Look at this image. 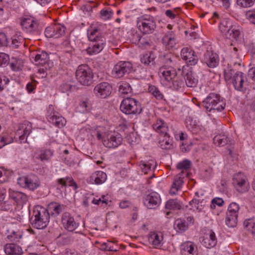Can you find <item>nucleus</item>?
I'll list each match as a JSON object with an SVG mask.
<instances>
[{"label":"nucleus","instance_id":"2f4dec72","mask_svg":"<svg viewBox=\"0 0 255 255\" xmlns=\"http://www.w3.org/2000/svg\"><path fill=\"white\" fill-rule=\"evenodd\" d=\"M155 56L154 54L152 52H149L148 53H146L141 58V62L142 63L144 64L145 65H147L151 67L154 66L155 62Z\"/></svg>","mask_w":255,"mask_h":255},{"label":"nucleus","instance_id":"f704fd0d","mask_svg":"<svg viewBox=\"0 0 255 255\" xmlns=\"http://www.w3.org/2000/svg\"><path fill=\"white\" fill-rule=\"evenodd\" d=\"M191 165V161L187 159H185L181 162H179L177 164L176 167L177 169L180 170V172H183V175L187 176V170H188L190 168Z\"/></svg>","mask_w":255,"mask_h":255},{"label":"nucleus","instance_id":"37998d69","mask_svg":"<svg viewBox=\"0 0 255 255\" xmlns=\"http://www.w3.org/2000/svg\"><path fill=\"white\" fill-rule=\"evenodd\" d=\"M181 205L178 201L176 200H169L165 205V208L169 210H179L181 209Z\"/></svg>","mask_w":255,"mask_h":255},{"label":"nucleus","instance_id":"a18cd8bd","mask_svg":"<svg viewBox=\"0 0 255 255\" xmlns=\"http://www.w3.org/2000/svg\"><path fill=\"white\" fill-rule=\"evenodd\" d=\"M48 56L45 52H42L40 54H37L35 57V61L37 62V65H44L47 61Z\"/></svg>","mask_w":255,"mask_h":255},{"label":"nucleus","instance_id":"f8f14e48","mask_svg":"<svg viewBox=\"0 0 255 255\" xmlns=\"http://www.w3.org/2000/svg\"><path fill=\"white\" fill-rule=\"evenodd\" d=\"M112 87L107 82H102L97 84L94 89L95 95L100 98H106L112 92Z\"/></svg>","mask_w":255,"mask_h":255},{"label":"nucleus","instance_id":"f03ea898","mask_svg":"<svg viewBox=\"0 0 255 255\" xmlns=\"http://www.w3.org/2000/svg\"><path fill=\"white\" fill-rule=\"evenodd\" d=\"M49 221V215L47 210L41 206H35L30 218L32 226L37 229H43L47 226Z\"/></svg>","mask_w":255,"mask_h":255},{"label":"nucleus","instance_id":"4d7b16f0","mask_svg":"<svg viewBox=\"0 0 255 255\" xmlns=\"http://www.w3.org/2000/svg\"><path fill=\"white\" fill-rule=\"evenodd\" d=\"M23 44V39L19 37H13L12 39L11 45L14 48H18Z\"/></svg>","mask_w":255,"mask_h":255},{"label":"nucleus","instance_id":"0eeeda50","mask_svg":"<svg viewBox=\"0 0 255 255\" xmlns=\"http://www.w3.org/2000/svg\"><path fill=\"white\" fill-rule=\"evenodd\" d=\"M120 109L123 113L127 115L139 114L142 111L139 102L130 97L125 98L122 101Z\"/></svg>","mask_w":255,"mask_h":255},{"label":"nucleus","instance_id":"69168bd1","mask_svg":"<svg viewBox=\"0 0 255 255\" xmlns=\"http://www.w3.org/2000/svg\"><path fill=\"white\" fill-rule=\"evenodd\" d=\"M1 138H2V140L4 142V146L7 144L12 142L13 140L12 137L8 134H4L3 136H1Z\"/></svg>","mask_w":255,"mask_h":255},{"label":"nucleus","instance_id":"603ef678","mask_svg":"<svg viewBox=\"0 0 255 255\" xmlns=\"http://www.w3.org/2000/svg\"><path fill=\"white\" fill-rule=\"evenodd\" d=\"M255 0H237V3L243 7H249L253 6Z\"/></svg>","mask_w":255,"mask_h":255},{"label":"nucleus","instance_id":"f257e3e1","mask_svg":"<svg viewBox=\"0 0 255 255\" xmlns=\"http://www.w3.org/2000/svg\"><path fill=\"white\" fill-rule=\"evenodd\" d=\"M160 77L168 83V86L173 90H178L184 86L182 77L177 75L176 70L171 66H163L159 72Z\"/></svg>","mask_w":255,"mask_h":255},{"label":"nucleus","instance_id":"0e129e2a","mask_svg":"<svg viewBox=\"0 0 255 255\" xmlns=\"http://www.w3.org/2000/svg\"><path fill=\"white\" fill-rule=\"evenodd\" d=\"M28 181V178L26 177H19L17 180L18 184L22 187L26 188V184Z\"/></svg>","mask_w":255,"mask_h":255},{"label":"nucleus","instance_id":"ea45409f","mask_svg":"<svg viewBox=\"0 0 255 255\" xmlns=\"http://www.w3.org/2000/svg\"><path fill=\"white\" fill-rule=\"evenodd\" d=\"M23 236L22 232L19 230L12 231L7 236V238L10 242H19Z\"/></svg>","mask_w":255,"mask_h":255},{"label":"nucleus","instance_id":"20e7f679","mask_svg":"<svg viewBox=\"0 0 255 255\" xmlns=\"http://www.w3.org/2000/svg\"><path fill=\"white\" fill-rule=\"evenodd\" d=\"M136 26L142 34H151L154 32L156 28V20L152 15L143 14L137 17Z\"/></svg>","mask_w":255,"mask_h":255},{"label":"nucleus","instance_id":"c85d7f7f","mask_svg":"<svg viewBox=\"0 0 255 255\" xmlns=\"http://www.w3.org/2000/svg\"><path fill=\"white\" fill-rule=\"evenodd\" d=\"M5 253L9 255H21L23 251L20 247L14 244H7L4 247Z\"/></svg>","mask_w":255,"mask_h":255},{"label":"nucleus","instance_id":"de8ad7c7","mask_svg":"<svg viewBox=\"0 0 255 255\" xmlns=\"http://www.w3.org/2000/svg\"><path fill=\"white\" fill-rule=\"evenodd\" d=\"M148 92L158 100H161L163 98V95L158 89L154 86L151 85L149 86Z\"/></svg>","mask_w":255,"mask_h":255},{"label":"nucleus","instance_id":"58836bf2","mask_svg":"<svg viewBox=\"0 0 255 255\" xmlns=\"http://www.w3.org/2000/svg\"><path fill=\"white\" fill-rule=\"evenodd\" d=\"M154 161L152 160L148 161L141 160L139 163V166L141 169L142 171L144 174L147 173L148 171L150 170L151 166L153 165Z\"/></svg>","mask_w":255,"mask_h":255},{"label":"nucleus","instance_id":"09e8293b","mask_svg":"<svg viewBox=\"0 0 255 255\" xmlns=\"http://www.w3.org/2000/svg\"><path fill=\"white\" fill-rule=\"evenodd\" d=\"M240 209V207L238 204L233 202L229 206L227 214L234 215L238 216V212Z\"/></svg>","mask_w":255,"mask_h":255},{"label":"nucleus","instance_id":"4c0bfd02","mask_svg":"<svg viewBox=\"0 0 255 255\" xmlns=\"http://www.w3.org/2000/svg\"><path fill=\"white\" fill-rule=\"evenodd\" d=\"M99 35L100 32L98 28H91L88 30V37L91 41L95 42L98 40V39H102Z\"/></svg>","mask_w":255,"mask_h":255},{"label":"nucleus","instance_id":"412c9836","mask_svg":"<svg viewBox=\"0 0 255 255\" xmlns=\"http://www.w3.org/2000/svg\"><path fill=\"white\" fill-rule=\"evenodd\" d=\"M185 176H186L183 175V172H179L175 176L172 187L169 191L171 195H175L177 192L180 190L183 183V179Z\"/></svg>","mask_w":255,"mask_h":255},{"label":"nucleus","instance_id":"b1692460","mask_svg":"<svg viewBox=\"0 0 255 255\" xmlns=\"http://www.w3.org/2000/svg\"><path fill=\"white\" fill-rule=\"evenodd\" d=\"M107 180V174L101 171H97L92 174L89 178V182L92 184H101Z\"/></svg>","mask_w":255,"mask_h":255},{"label":"nucleus","instance_id":"c9c22d12","mask_svg":"<svg viewBox=\"0 0 255 255\" xmlns=\"http://www.w3.org/2000/svg\"><path fill=\"white\" fill-rule=\"evenodd\" d=\"M160 147L164 149L170 148L171 145V139L170 138L168 133L167 135H162L159 139Z\"/></svg>","mask_w":255,"mask_h":255},{"label":"nucleus","instance_id":"79ce46f5","mask_svg":"<svg viewBox=\"0 0 255 255\" xmlns=\"http://www.w3.org/2000/svg\"><path fill=\"white\" fill-rule=\"evenodd\" d=\"M119 92L121 95L125 96L131 93V88L127 82H122L119 86Z\"/></svg>","mask_w":255,"mask_h":255},{"label":"nucleus","instance_id":"6e6d98bb","mask_svg":"<svg viewBox=\"0 0 255 255\" xmlns=\"http://www.w3.org/2000/svg\"><path fill=\"white\" fill-rule=\"evenodd\" d=\"M9 56L4 53H0V66L5 67L9 62Z\"/></svg>","mask_w":255,"mask_h":255},{"label":"nucleus","instance_id":"49530a36","mask_svg":"<svg viewBox=\"0 0 255 255\" xmlns=\"http://www.w3.org/2000/svg\"><path fill=\"white\" fill-rule=\"evenodd\" d=\"M174 228L178 231H185L188 228V226L184 220L180 219H177L174 222Z\"/></svg>","mask_w":255,"mask_h":255},{"label":"nucleus","instance_id":"e2e57ef3","mask_svg":"<svg viewBox=\"0 0 255 255\" xmlns=\"http://www.w3.org/2000/svg\"><path fill=\"white\" fill-rule=\"evenodd\" d=\"M247 18L252 24L255 25V10H249L246 13Z\"/></svg>","mask_w":255,"mask_h":255},{"label":"nucleus","instance_id":"774afa93","mask_svg":"<svg viewBox=\"0 0 255 255\" xmlns=\"http://www.w3.org/2000/svg\"><path fill=\"white\" fill-rule=\"evenodd\" d=\"M7 38L4 33H0V46H3L7 44Z\"/></svg>","mask_w":255,"mask_h":255},{"label":"nucleus","instance_id":"ddd939ff","mask_svg":"<svg viewBox=\"0 0 255 255\" xmlns=\"http://www.w3.org/2000/svg\"><path fill=\"white\" fill-rule=\"evenodd\" d=\"M182 58L190 65H195L198 61V56L195 52L190 48L184 47L181 51Z\"/></svg>","mask_w":255,"mask_h":255},{"label":"nucleus","instance_id":"39448f33","mask_svg":"<svg viewBox=\"0 0 255 255\" xmlns=\"http://www.w3.org/2000/svg\"><path fill=\"white\" fill-rule=\"evenodd\" d=\"M203 104L207 111L213 112L222 111L226 106L223 98L219 94L214 93H210L203 101Z\"/></svg>","mask_w":255,"mask_h":255},{"label":"nucleus","instance_id":"bb28decb","mask_svg":"<svg viewBox=\"0 0 255 255\" xmlns=\"http://www.w3.org/2000/svg\"><path fill=\"white\" fill-rule=\"evenodd\" d=\"M162 43L168 49L173 48L176 44L175 33L172 31L166 32L162 38Z\"/></svg>","mask_w":255,"mask_h":255},{"label":"nucleus","instance_id":"7c9ffc66","mask_svg":"<svg viewBox=\"0 0 255 255\" xmlns=\"http://www.w3.org/2000/svg\"><path fill=\"white\" fill-rule=\"evenodd\" d=\"M67 184L69 186L74 187L75 189L77 188L76 183L74 181L73 178L71 177H66V178H61L58 179L56 181V186L57 189H60L61 187H66Z\"/></svg>","mask_w":255,"mask_h":255},{"label":"nucleus","instance_id":"aec40b11","mask_svg":"<svg viewBox=\"0 0 255 255\" xmlns=\"http://www.w3.org/2000/svg\"><path fill=\"white\" fill-rule=\"evenodd\" d=\"M203 60L210 68L216 67L219 62L218 55L216 53L208 50L204 54Z\"/></svg>","mask_w":255,"mask_h":255},{"label":"nucleus","instance_id":"052dcab7","mask_svg":"<svg viewBox=\"0 0 255 255\" xmlns=\"http://www.w3.org/2000/svg\"><path fill=\"white\" fill-rule=\"evenodd\" d=\"M79 107L81 109L82 113L87 112L90 109V104L87 101H82L79 104Z\"/></svg>","mask_w":255,"mask_h":255},{"label":"nucleus","instance_id":"c756f323","mask_svg":"<svg viewBox=\"0 0 255 255\" xmlns=\"http://www.w3.org/2000/svg\"><path fill=\"white\" fill-rule=\"evenodd\" d=\"M153 129L158 132L160 136L167 135L168 128L166 124L162 120H158L152 126Z\"/></svg>","mask_w":255,"mask_h":255},{"label":"nucleus","instance_id":"f3484780","mask_svg":"<svg viewBox=\"0 0 255 255\" xmlns=\"http://www.w3.org/2000/svg\"><path fill=\"white\" fill-rule=\"evenodd\" d=\"M9 194L10 198L17 205L22 206L28 200V197L22 192L9 190Z\"/></svg>","mask_w":255,"mask_h":255},{"label":"nucleus","instance_id":"473e14b6","mask_svg":"<svg viewBox=\"0 0 255 255\" xmlns=\"http://www.w3.org/2000/svg\"><path fill=\"white\" fill-rule=\"evenodd\" d=\"M184 79L187 86L195 87L198 83V79L191 71L187 72L184 75Z\"/></svg>","mask_w":255,"mask_h":255},{"label":"nucleus","instance_id":"393cba45","mask_svg":"<svg viewBox=\"0 0 255 255\" xmlns=\"http://www.w3.org/2000/svg\"><path fill=\"white\" fill-rule=\"evenodd\" d=\"M163 237L160 233L151 232L149 235L148 241L154 248H158L162 245Z\"/></svg>","mask_w":255,"mask_h":255},{"label":"nucleus","instance_id":"423d86ee","mask_svg":"<svg viewBox=\"0 0 255 255\" xmlns=\"http://www.w3.org/2000/svg\"><path fill=\"white\" fill-rule=\"evenodd\" d=\"M76 78L81 85L90 86L94 83V73L86 64L79 65L76 71Z\"/></svg>","mask_w":255,"mask_h":255},{"label":"nucleus","instance_id":"680f3d73","mask_svg":"<svg viewBox=\"0 0 255 255\" xmlns=\"http://www.w3.org/2000/svg\"><path fill=\"white\" fill-rule=\"evenodd\" d=\"M138 39V44L140 46L146 47L150 45V42L148 40H145L144 38L140 37L139 34L136 35Z\"/></svg>","mask_w":255,"mask_h":255},{"label":"nucleus","instance_id":"bf43d9fd","mask_svg":"<svg viewBox=\"0 0 255 255\" xmlns=\"http://www.w3.org/2000/svg\"><path fill=\"white\" fill-rule=\"evenodd\" d=\"M223 203L224 201L222 199L219 198H215L212 200L210 205V207L211 209H215L216 205L219 207H221L223 205Z\"/></svg>","mask_w":255,"mask_h":255},{"label":"nucleus","instance_id":"338daca9","mask_svg":"<svg viewBox=\"0 0 255 255\" xmlns=\"http://www.w3.org/2000/svg\"><path fill=\"white\" fill-rule=\"evenodd\" d=\"M189 205L191 210H195L199 209V200L197 199H193L189 202Z\"/></svg>","mask_w":255,"mask_h":255},{"label":"nucleus","instance_id":"6ab92c4d","mask_svg":"<svg viewBox=\"0 0 255 255\" xmlns=\"http://www.w3.org/2000/svg\"><path fill=\"white\" fill-rule=\"evenodd\" d=\"M31 129V124L27 121H25L19 125L16 134L19 135V140L21 142H23L25 137H27L30 134Z\"/></svg>","mask_w":255,"mask_h":255},{"label":"nucleus","instance_id":"864d4df0","mask_svg":"<svg viewBox=\"0 0 255 255\" xmlns=\"http://www.w3.org/2000/svg\"><path fill=\"white\" fill-rule=\"evenodd\" d=\"M180 8L179 7H176L172 10L168 9L165 11V15L170 19H174L176 15L178 14Z\"/></svg>","mask_w":255,"mask_h":255},{"label":"nucleus","instance_id":"4be33fe9","mask_svg":"<svg viewBox=\"0 0 255 255\" xmlns=\"http://www.w3.org/2000/svg\"><path fill=\"white\" fill-rule=\"evenodd\" d=\"M105 40L98 39V40L93 42L87 49V53L90 55L96 54L101 52L104 47Z\"/></svg>","mask_w":255,"mask_h":255},{"label":"nucleus","instance_id":"1a4fd4ad","mask_svg":"<svg viewBox=\"0 0 255 255\" xmlns=\"http://www.w3.org/2000/svg\"><path fill=\"white\" fill-rule=\"evenodd\" d=\"M132 70V64L128 61H120L114 67L113 75L117 78H121L128 74Z\"/></svg>","mask_w":255,"mask_h":255},{"label":"nucleus","instance_id":"2eb2a0df","mask_svg":"<svg viewBox=\"0 0 255 255\" xmlns=\"http://www.w3.org/2000/svg\"><path fill=\"white\" fill-rule=\"evenodd\" d=\"M160 202V196L156 192H152L146 195L143 200V203L149 209L157 207Z\"/></svg>","mask_w":255,"mask_h":255},{"label":"nucleus","instance_id":"6e6552de","mask_svg":"<svg viewBox=\"0 0 255 255\" xmlns=\"http://www.w3.org/2000/svg\"><path fill=\"white\" fill-rule=\"evenodd\" d=\"M233 185L236 191L241 194L248 192L250 189V184L246 176L241 172L234 175Z\"/></svg>","mask_w":255,"mask_h":255},{"label":"nucleus","instance_id":"13d9d810","mask_svg":"<svg viewBox=\"0 0 255 255\" xmlns=\"http://www.w3.org/2000/svg\"><path fill=\"white\" fill-rule=\"evenodd\" d=\"M10 64V67L14 71L18 70L21 66V61L19 59H13Z\"/></svg>","mask_w":255,"mask_h":255},{"label":"nucleus","instance_id":"5fc2aeb1","mask_svg":"<svg viewBox=\"0 0 255 255\" xmlns=\"http://www.w3.org/2000/svg\"><path fill=\"white\" fill-rule=\"evenodd\" d=\"M39 186V182L37 180H33L28 178V181L27 184H26V188H28L30 190H33Z\"/></svg>","mask_w":255,"mask_h":255},{"label":"nucleus","instance_id":"9d476101","mask_svg":"<svg viewBox=\"0 0 255 255\" xmlns=\"http://www.w3.org/2000/svg\"><path fill=\"white\" fill-rule=\"evenodd\" d=\"M232 72V70L225 72L226 79H229L231 78L233 75ZM244 78V74L241 72H237L233 74L232 83L236 90L239 91H242L243 90Z\"/></svg>","mask_w":255,"mask_h":255},{"label":"nucleus","instance_id":"72a5a7b5","mask_svg":"<svg viewBox=\"0 0 255 255\" xmlns=\"http://www.w3.org/2000/svg\"><path fill=\"white\" fill-rule=\"evenodd\" d=\"M63 210V206L58 203L52 202L49 204L47 211L52 215L57 216Z\"/></svg>","mask_w":255,"mask_h":255},{"label":"nucleus","instance_id":"e433bc0d","mask_svg":"<svg viewBox=\"0 0 255 255\" xmlns=\"http://www.w3.org/2000/svg\"><path fill=\"white\" fill-rule=\"evenodd\" d=\"M228 137L224 134L216 135L213 138L214 144L220 146H224L228 143Z\"/></svg>","mask_w":255,"mask_h":255},{"label":"nucleus","instance_id":"dca6fc26","mask_svg":"<svg viewBox=\"0 0 255 255\" xmlns=\"http://www.w3.org/2000/svg\"><path fill=\"white\" fill-rule=\"evenodd\" d=\"M217 242L215 233L211 230L206 232L202 240V244L207 248L214 247Z\"/></svg>","mask_w":255,"mask_h":255},{"label":"nucleus","instance_id":"5701e85b","mask_svg":"<svg viewBox=\"0 0 255 255\" xmlns=\"http://www.w3.org/2000/svg\"><path fill=\"white\" fill-rule=\"evenodd\" d=\"M21 25L23 30L29 33L35 31L38 26L37 22L32 17L24 18L21 22Z\"/></svg>","mask_w":255,"mask_h":255},{"label":"nucleus","instance_id":"3c124183","mask_svg":"<svg viewBox=\"0 0 255 255\" xmlns=\"http://www.w3.org/2000/svg\"><path fill=\"white\" fill-rule=\"evenodd\" d=\"M53 155L52 151L50 150H44L41 151V153L39 155L37 158H39L41 161L48 160Z\"/></svg>","mask_w":255,"mask_h":255},{"label":"nucleus","instance_id":"8fccbe9b","mask_svg":"<svg viewBox=\"0 0 255 255\" xmlns=\"http://www.w3.org/2000/svg\"><path fill=\"white\" fill-rule=\"evenodd\" d=\"M241 31L239 29L232 27L230 32L227 35V38L229 39H234L237 40L240 35Z\"/></svg>","mask_w":255,"mask_h":255},{"label":"nucleus","instance_id":"7ed1b4c3","mask_svg":"<svg viewBox=\"0 0 255 255\" xmlns=\"http://www.w3.org/2000/svg\"><path fill=\"white\" fill-rule=\"evenodd\" d=\"M96 136L99 140L102 139L103 144L106 147L116 148L121 144L123 137L121 134L117 132H104L103 129L96 131Z\"/></svg>","mask_w":255,"mask_h":255},{"label":"nucleus","instance_id":"c03bdc74","mask_svg":"<svg viewBox=\"0 0 255 255\" xmlns=\"http://www.w3.org/2000/svg\"><path fill=\"white\" fill-rule=\"evenodd\" d=\"M238 217L237 216H235L234 215L232 214H227L226 218V224L229 227H234L236 226L238 222Z\"/></svg>","mask_w":255,"mask_h":255},{"label":"nucleus","instance_id":"a211bd4d","mask_svg":"<svg viewBox=\"0 0 255 255\" xmlns=\"http://www.w3.org/2000/svg\"><path fill=\"white\" fill-rule=\"evenodd\" d=\"M186 128L193 134H200L204 131V128L191 117H187L185 121Z\"/></svg>","mask_w":255,"mask_h":255},{"label":"nucleus","instance_id":"a19ab883","mask_svg":"<svg viewBox=\"0 0 255 255\" xmlns=\"http://www.w3.org/2000/svg\"><path fill=\"white\" fill-rule=\"evenodd\" d=\"M232 27V26L230 25V23L228 21L223 20L221 22L219 25V29L221 33L224 34L227 38V34L230 33Z\"/></svg>","mask_w":255,"mask_h":255},{"label":"nucleus","instance_id":"cd10ccee","mask_svg":"<svg viewBox=\"0 0 255 255\" xmlns=\"http://www.w3.org/2000/svg\"><path fill=\"white\" fill-rule=\"evenodd\" d=\"M47 118L50 123L59 128L64 127L66 123V120L62 116H58L57 113H53V115H48Z\"/></svg>","mask_w":255,"mask_h":255},{"label":"nucleus","instance_id":"a878e982","mask_svg":"<svg viewBox=\"0 0 255 255\" xmlns=\"http://www.w3.org/2000/svg\"><path fill=\"white\" fill-rule=\"evenodd\" d=\"M182 255H197V250L195 246L191 242H186L181 247Z\"/></svg>","mask_w":255,"mask_h":255},{"label":"nucleus","instance_id":"4468645a","mask_svg":"<svg viewBox=\"0 0 255 255\" xmlns=\"http://www.w3.org/2000/svg\"><path fill=\"white\" fill-rule=\"evenodd\" d=\"M62 223L65 229L70 232L75 230L79 225L74 217L68 213H65L62 217Z\"/></svg>","mask_w":255,"mask_h":255},{"label":"nucleus","instance_id":"9b49d317","mask_svg":"<svg viewBox=\"0 0 255 255\" xmlns=\"http://www.w3.org/2000/svg\"><path fill=\"white\" fill-rule=\"evenodd\" d=\"M65 27L59 24H52L45 30V35L47 38H58L65 33Z\"/></svg>","mask_w":255,"mask_h":255}]
</instances>
